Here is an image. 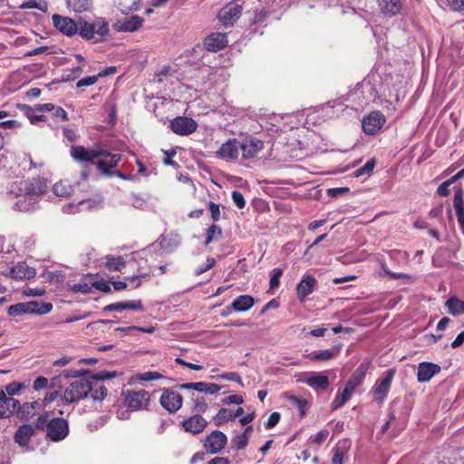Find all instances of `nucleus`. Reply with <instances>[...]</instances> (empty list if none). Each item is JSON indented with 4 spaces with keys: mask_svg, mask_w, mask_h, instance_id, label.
Returning <instances> with one entry per match:
<instances>
[{
    "mask_svg": "<svg viewBox=\"0 0 464 464\" xmlns=\"http://www.w3.org/2000/svg\"><path fill=\"white\" fill-rule=\"evenodd\" d=\"M24 185V195L30 198H37L43 195L47 188L46 183L41 179H35L33 180H25Z\"/></svg>",
    "mask_w": 464,
    "mask_h": 464,
    "instance_id": "obj_21",
    "label": "nucleus"
},
{
    "mask_svg": "<svg viewBox=\"0 0 464 464\" xmlns=\"http://www.w3.org/2000/svg\"><path fill=\"white\" fill-rule=\"evenodd\" d=\"M23 388V384L20 382H13L7 385H5V394L7 393L10 396L17 394L21 389Z\"/></svg>",
    "mask_w": 464,
    "mask_h": 464,
    "instance_id": "obj_54",
    "label": "nucleus"
},
{
    "mask_svg": "<svg viewBox=\"0 0 464 464\" xmlns=\"http://www.w3.org/2000/svg\"><path fill=\"white\" fill-rule=\"evenodd\" d=\"M163 376L161 373L158 372H146L142 373H139L137 375V379L142 382H149L153 380L161 379Z\"/></svg>",
    "mask_w": 464,
    "mask_h": 464,
    "instance_id": "obj_51",
    "label": "nucleus"
},
{
    "mask_svg": "<svg viewBox=\"0 0 464 464\" xmlns=\"http://www.w3.org/2000/svg\"><path fill=\"white\" fill-rule=\"evenodd\" d=\"M71 157L76 161H88L96 164L97 169L105 176H112L111 169L115 168L121 160L119 153L112 154L100 147L87 149L83 146H72Z\"/></svg>",
    "mask_w": 464,
    "mask_h": 464,
    "instance_id": "obj_1",
    "label": "nucleus"
},
{
    "mask_svg": "<svg viewBox=\"0 0 464 464\" xmlns=\"http://www.w3.org/2000/svg\"><path fill=\"white\" fill-rule=\"evenodd\" d=\"M255 304V300L251 295H243L237 297L232 304L231 309L237 312H246L249 310Z\"/></svg>",
    "mask_w": 464,
    "mask_h": 464,
    "instance_id": "obj_27",
    "label": "nucleus"
},
{
    "mask_svg": "<svg viewBox=\"0 0 464 464\" xmlns=\"http://www.w3.org/2000/svg\"><path fill=\"white\" fill-rule=\"evenodd\" d=\"M350 448V442L347 440L339 441L334 449L333 464H343V458Z\"/></svg>",
    "mask_w": 464,
    "mask_h": 464,
    "instance_id": "obj_29",
    "label": "nucleus"
},
{
    "mask_svg": "<svg viewBox=\"0 0 464 464\" xmlns=\"http://www.w3.org/2000/svg\"><path fill=\"white\" fill-rule=\"evenodd\" d=\"M35 302L19 303L8 307V314L10 316H18L24 314H33Z\"/></svg>",
    "mask_w": 464,
    "mask_h": 464,
    "instance_id": "obj_28",
    "label": "nucleus"
},
{
    "mask_svg": "<svg viewBox=\"0 0 464 464\" xmlns=\"http://www.w3.org/2000/svg\"><path fill=\"white\" fill-rule=\"evenodd\" d=\"M92 288H93L92 283L89 284L88 282H86L84 280H82L77 284H73L72 285L70 286V289L72 292L83 293V294L91 293Z\"/></svg>",
    "mask_w": 464,
    "mask_h": 464,
    "instance_id": "obj_45",
    "label": "nucleus"
},
{
    "mask_svg": "<svg viewBox=\"0 0 464 464\" xmlns=\"http://www.w3.org/2000/svg\"><path fill=\"white\" fill-rule=\"evenodd\" d=\"M24 184H25V180L12 183L9 188V193L16 197L24 196L25 190Z\"/></svg>",
    "mask_w": 464,
    "mask_h": 464,
    "instance_id": "obj_49",
    "label": "nucleus"
},
{
    "mask_svg": "<svg viewBox=\"0 0 464 464\" xmlns=\"http://www.w3.org/2000/svg\"><path fill=\"white\" fill-rule=\"evenodd\" d=\"M169 127L174 133L188 136L197 130L198 124L191 118L178 116L170 121Z\"/></svg>",
    "mask_w": 464,
    "mask_h": 464,
    "instance_id": "obj_9",
    "label": "nucleus"
},
{
    "mask_svg": "<svg viewBox=\"0 0 464 464\" xmlns=\"http://www.w3.org/2000/svg\"><path fill=\"white\" fill-rule=\"evenodd\" d=\"M366 372L367 365L362 363L355 370L351 379L356 382L358 384H361L365 378Z\"/></svg>",
    "mask_w": 464,
    "mask_h": 464,
    "instance_id": "obj_50",
    "label": "nucleus"
},
{
    "mask_svg": "<svg viewBox=\"0 0 464 464\" xmlns=\"http://www.w3.org/2000/svg\"><path fill=\"white\" fill-rule=\"evenodd\" d=\"M53 26L63 34L72 37L78 33V19L73 20L67 16L53 14L52 17Z\"/></svg>",
    "mask_w": 464,
    "mask_h": 464,
    "instance_id": "obj_10",
    "label": "nucleus"
},
{
    "mask_svg": "<svg viewBox=\"0 0 464 464\" xmlns=\"http://www.w3.org/2000/svg\"><path fill=\"white\" fill-rule=\"evenodd\" d=\"M338 353L337 350L334 349H327L324 351H314L306 355L310 361L318 362V361H328L334 358Z\"/></svg>",
    "mask_w": 464,
    "mask_h": 464,
    "instance_id": "obj_33",
    "label": "nucleus"
},
{
    "mask_svg": "<svg viewBox=\"0 0 464 464\" xmlns=\"http://www.w3.org/2000/svg\"><path fill=\"white\" fill-rule=\"evenodd\" d=\"M378 5L382 14L386 16H394L402 9L401 0H378Z\"/></svg>",
    "mask_w": 464,
    "mask_h": 464,
    "instance_id": "obj_23",
    "label": "nucleus"
},
{
    "mask_svg": "<svg viewBox=\"0 0 464 464\" xmlns=\"http://www.w3.org/2000/svg\"><path fill=\"white\" fill-rule=\"evenodd\" d=\"M77 27V34L87 41L94 40L95 43L109 34V24L103 18H97L94 23H89L79 17Z\"/></svg>",
    "mask_w": 464,
    "mask_h": 464,
    "instance_id": "obj_2",
    "label": "nucleus"
},
{
    "mask_svg": "<svg viewBox=\"0 0 464 464\" xmlns=\"http://www.w3.org/2000/svg\"><path fill=\"white\" fill-rule=\"evenodd\" d=\"M182 402L181 394L169 389H164L160 399V405L169 413L178 411L181 408Z\"/></svg>",
    "mask_w": 464,
    "mask_h": 464,
    "instance_id": "obj_8",
    "label": "nucleus"
},
{
    "mask_svg": "<svg viewBox=\"0 0 464 464\" xmlns=\"http://www.w3.org/2000/svg\"><path fill=\"white\" fill-rule=\"evenodd\" d=\"M125 405L131 411H141L148 408L150 396L145 390L126 391L121 393Z\"/></svg>",
    "mask_w": 464,
    "mask_h": 464,
    "instance_id": "obj_4",
    "label": "nucleus"
},
{
    "mask_svg": "<svg viewBox=\"0 0 464 464\" xmlns=\"http://www.w3.org/2000/svg\"><path fill=\"white\" fill-rule=\"evenodd\" d=\"M107 388L104 385L93 387L92 385V392L89 393L94 401H102L107 396Z\"/></svg>",
    "mask_w": 464,
    "mask_h": 464,
    "instance_id": "obj_43",
    "label": "nucleus"
},
{
    "mask_svg": "<svg viewBox=\"0 0 464 464\" xmlns=\"http://www.w3.org/2000/svg\"><path fill=\"white\" fill-rule=\"evenodd\" d=\"M446 307L450 314L456 316L464 314V301L458 297L452 296L445 303Z\"/></svg>",
    "mask_w": 464,
    "mask_h": 464,
    "instance_id": "obj_32",
    "label": "nucleus"
},
{
    "mask_svg": "<svg viewBox=\"0 0 464 464\" xmlns=\"http://www.w3.org/2000/svg\"><path fill=\"white\" fill-rule=\"evenodd\" d=\"M35 430L30 424H24L14 433V441L21 447L28 445L31 438L34 435Z\"/></svg>",
    "mask_w": 464,
    "mask_h": 464,
    "instance_id": "obj_24",
    "label": "nucleus"
},
{
    "mask_svg": "<svg viewBox=\"0 0 464 464\" xmlns=\"http://www.w3.org/2000/svg\"><path fill=\"white\" fill-rule=\"evenodd\" d=\"M106 266L112 271H121L125 266V262L121 256H107Z\"/></svg>",
    "mask_w": 464,
    "mask_h": 464,
    "instance_id": "obj_39",
    "label": "nucleus"
},
{
    "mask_svg": "<svg viewBox=\"0 0 464 464\" xmlns=\"http://www.w3.org/2000/svg\"><path fill=\"white\" fill-rule=\"evenodd\" d=\"M48 383H49V381L47 378H45L44 376H39L34 380L33 387L35 391H39V390L46 388L48 386Z\"/></svg>",
    "mask_w": 464,
    "mask_h": 464,
    "instance_id": "obj_60",
    "label": "nucleus"
},
{
    "mask_svg": "<svg viewBox=\"0 0 464 464\" xmlns=\"http://www.w3.org/2000/svg\"><path fill=\"white\" fill-rule=\"evenodd\" d=\"M453 205L456 211V216L458 222L464 221V199H463V191L460 188L454 194Z\"/></svg>",
    "mask_w": 464,
    "mask_h": 464,
    "instance_id": "obj_31",
    "label": "nucleus"
},
{
    "mask_svg": "<svg viewBox=\"0 0 464 464\" xmlns=\"http://www.w3.org/2000/svg\"><path fill=\"white\" fill-rule=\"evenodd\" d=\"M385 122L384 115L379 111H374L363 117L362 127L365 134L373 135L382 128Z\"/></svg>",
    "mask_w": 464,
    "mask_h": 464,
    "instance_id": "obj_6",
    "label": "nucleus"
},
{
    "mask_svg": "<svg viewBox=\"0 0 464 464\" xmlns=\"http://www.w3.org/2000/svg\"><path fill=\"white\" fill-rule=\"evenodd\" d=\"M227 44V38L225 34H212L205 39V45L207 46L208 50L212 52L219 51L226 47Z\"/></svg>",
    "mask_w": 464,
    "mask_h": 464,
    "instance_id": "obj_25",
    "label": "nucleus"
},
{
    "mask_svg": "<svg viewBox=\"0 0 464 464\" xmlns=\"http://www.w3.org/2000/svg\"><path fill=\"white\" fill-rule=\"evenodd\" d=\"M221 234L222 230L220 227L217 225H211L207 231L205 245L208 246L212 241L218 240L221 237Z\"/></svg>",
    "mask_w": 464,
    "mask_h": 464,
    "instance_id": "obj_42",
    "label": "nucleus"
},
{
    "mask_svg": "<svg viewBox=\"0 0 464 464\" xmlns=\"http://www.w3.org/2000/svg\"><path fill=\"white\" fill-rule=\"evenodd\" d=\"M279 420H280V413L275 411L270 414L265 426L267 430H270L273 427H275L279 422Z\"/></svg>",
    "mask_w": 464,
    "mask_h": 464,
    "instance_id": "obj_61",
    "label": "nucleus"
},
{
    "mask_svg": "<svg viewBox=\"0 0 464 464\" xmlns=\"http://www.w3.org/2000/svg\"><path fill=\"white\" fill-rule=\"evenodd\" d=\"M53 193L58 197H67L71 194V187L61 182H56L53 187Z\"/></svg>",
    "mask_w": 464,
    "mask_h": 464,
    "instance_id": "obj_46",
    "label": "nucleus"
},
{
    "mask_svg": "<svg viewBox=\"0 0 464 464\" xmlns=\"http://www.w3.org/2000/svg\"><path fill=\"white\" fill-rule=\"evenodd\" d=\"M302 382L314 390H325L329 386V379L321 372H308Z\"/></svg>",
    "mask_w": 464,
    "mask_h": 464,
    "instance_id": "obj_17",
    "label": "nucleus"
},
{
    "mask_svg": "<svg viewBox=\"0 0 464 464\" xmlns=\"http://www.w3.org/2000/svg\"><path fill=\"white\" fill-rule=\"evenodd\" d=\"M316 279L311 275H304L296 286V295L300 301H304L315 288Z\"/></svg>",
    "mask_w": 464,
    "mask_h": 464,
    "instance_id": "obj_18",
    "label": "nucleus"
},
{
    "mask_svg": "<svg viewBox=\"0 0 464 464\" xmlns=\"http://www.w3.org/2000/svg\"><path fill=\"white\" fill-rule=\"evenodd\" d=\"M246 0H237L225 5L218 13L220 22L225 25L232 24L246 9Z\"/></svg>",
    "mask_w": 464,
    "mask_h": 464,
    "instance_id": "obj_5",
    "label": "nucleus"
},
{
    "mask_svg": "<svg viewBox=\"0 0 464 464\" xmlns=\"http://www.w3.org/2000/svg\"><path fill=\"white\" fill-rule=\"evenodd\" d=\"M18 406V400L7 397L5 391L0 390V418H9L14 411L17 412Z\"/></svg>",
    "mask_w": 464,
    "mask_h": 464,
    "instance_id": "obj_15",
    "label": "nucleus"
},
{
    "mask_svg": "<svg viewBox=\"0 0 464 464\" xmlns=\"http://www.w3.org/2000/svg\"><path fill=\"white\" fill-rule=\"evenodd\" d=\"M287 398L289 401L298 408L300 415L304 416L305 414L306 401L295 395H290Z\"/></svg>",
    "mask_w": 464,
    "mask_h": 464,
    "instance_id": "obj_48",
    "label": "nucleus"
},
{
    "mask_svg": "<svg viewBox=\"0 0 464 464\" xmlns=\"http://www.w3.org/2000/svg\"><path fill=\"white\" fill-rule=\"evenodd\" d=\"M208 425V421L198 414H195L181 422L182 428L189 433L198 434L202 432Z\"/></svg>",
    "mask_w": 464,
    "mask_h": 464,
    "instance_id": "obj_16",
    "label": "nucleus"
},
{
    "mask_svg": "<svg viewBox=\"0 0 464 464\" xmlns=\"http://www.w3.org/2000/svg\"><path fill=\"white\" fill-rule=\"evenodd\" d=\"M52 309H53V304L51 303L39 304V303L35 302V306H34L33 314H45L50 313L52 311Z\"/></svg>",
    "mask_w": 464,
    "mask_h": 464,
    "instance_id": "obj_52",
    "label": "nucleus"
},
{
    "mask_svg": "<svg viewBox=\"0 0 464 464\" xmlns=\"http://www.w3.org/2000/svg\"><path fill=\"white\" fill-rule=\"evenodd\" d=\"M40 408L38 401L25 402L17 407V417L21 420H27L33 417Z\"/></svg>",
    "mask_w": 464,
    "mask_h": 464,
    "instance_id": "obj_26",
    "label": "nucleus"
},
{
    "mask_svg": "<svg viewBox=\"0 0 464 464\" xmlns=\"http://www.w3.org/2000/svg\"><path fill=\"white\" fill-rule=\"evenodd\" d=\"M92 392V383L86 380L72 382L63 391L62 400L66 403H74L85 399Z\"/></svg>",
    "mask_w": 464,
    "mask_h": 464,
    "instance_id": "obj_3",
    "label": "nucleus"
},
{
    "mask_svg": "<svg viewBox=\"0 0 464 464\" xmlns=\"http://www.w3.org/2000/svg\"><path fill=\"white\" fill-rule=\"evenodd\" d=\"M179 388L180 390H195L199 392L214 394L220 391V386L216 383H208L204 382H187L183 384H179Z\"/></svg>",
    "mask_w": 464,
    "mask_h": 464,
    "instance_id": "obj_20",
    "label": "nucleus"
},
{
    "mask_svg": "<svg viewBox=\"0 0 464 464\" xmlns=\"http://www.w3.org/2000/svg\"><path fill=\"white\" fill-rule=\"evenodd\" d=\"M240 155V140L230 139L223 143L218 150L217 156L226 160H232L238 159Z\"/></svg>",
    "mask_w": 464,
    "mask_h": 464,
    "instance_id": "obj_13",
    "label": "nucleus"
},
{
    "mask_svg": "<svg viewBox=\"0 0 464 464\" xmlns=\"http://www.w3.org/2000/svg\"><path fill=\"white\" fill-rule=\"evenodd\" d=\"M353 392L352 390H350L349 388H347L345 386V388L343 389V391L337 394L334 402H333V408L334 409H337L339 407H342L351 397L352 393Z\"/></svg>",
    "mask_w": 464,
    "mask_h": 464,
    "instance_id": "obj_38",
    "label": "nucleus"
},
{
    "mask_svg": "<svg viewBox=\"0 0 464 464\" xmlns=\"http://www.w3.org/2000/svg\"><path fill=\"white\" fill-rule=\"evenodd\" d=\"M141 18L139 16H132L121 24L120 30L123 32H135L141 26Z\"/></svg>",
    "mask_w": 464,
    "mask_h": 464,
    "instance_id": "obj_35",
    "label": "nucleus"
},
{
    "mask_svg": "<svg viewBox=\"0 0 464 464\" xmlns=\"http://www.w3.org/2000/svg\"><path fill=\"white\" fill-rule=\"evenodd\" d=\"M192 400H193V408L196 411L204 412L207 410L208 405L203 397L197 396V397H193Z\"/></svg>",
    "mask_w": 464,
    "mask_h": 464,
    "instance_id": "obj_56",
    "label": "nucleus"
},
{
    "mask_svg": "<svg viewBox=\"0 0 464 464\" xmlns=\"http://www.w3.org/2000/svg\"><path fill=\"white\" fill-rule=\"evenodd\" d=\"M89 373H90L89 370H82V371H80V370H64L61 372V374L59 376H56V377H53L51 379L50 386L54 387L61 377H63L66 379L76 378V377L87 375Z\"/></svg>",
    "mask_w": 464,
    "mask_h": 464,
    "instance_id": "obj_34",
    "label": "nucleus"
},
{
    "mask_svg": "<svg viewBox=\"0 0 464 464\" xmlns=\"http://www.w3.org/2000/svg\"><path fill=\"white\" fill-rule=\"evenodd\" d=\"M103 310L105 312H111V311H118L121 312L125 309V304L124 302H118V303H112L108 305H106Z\"/></svg>",
    "mask_w": 464,
    "mask_h": 464,
    "instance_id": "obj_63",
    "label": "nucleus"
},
{
    "mask_svg": "<svg viewBox=\"0 0 464 464\" xmlns=\"http://www.w3.org/2000/svg\"><path fill=\"white\" fill-rule=\"evenodd\" d=\"M24 294L26 296H42L45 294L44 289L43 288H32V287H25L24 289Z\"/></svg>",
    "mask_w": 464,
    "mask_h": 464,
    "instance_id": "obj_62",
    "label": "nucleus"
},
{
    "mask_svg": "<svg viewBox=\"0 0 464 464\" xmlns=\"http://www.w3.org/2000/svg\"><path fill=\"white\" fill-rule=\"evenodd\" d=\"M375 164H376V161L374 159L368 160L362 168H360L354 171V176L361 177L363 175H370L372 172V170L375 167Z\"/></svg>",
    "mask_w": 464,
    "mask_h": 464,
    "instance_id": "obj_47",
    "label": "nucleus"
},
{
    "mask_svg": "<svg viewBox=\"0 0 464 464\" xmlns=\"http://www.w3.org/2000/svg\"><path fill=\"white\" fill-rule=\"evenodd\" d=\"M68 433V422L63 418H53L51 422H49L46 437L50 440L57 442L65 439Z\"/></svg>",
    "mask_w": 464,
    "mask_h": 464,
    "instance_id": "obj_7",
    "label": "nucleus"
},
{
    "mask_svg": "<svg viewBox=\"0 0 464 464\" xmlns=\"http://www.w3.org/2000/svg\"><path fill=\"white\" fill-rule=\"evenodd\" d=\"M328 435H329L328 430H323L319 431L318 433H316L314 437H312L311 441L313 443L320 445L326 440Z\"/></svg>",
    "mask_w": 464,
    "mask_h": 464,
    "instance_id": "obj_59",
    "label": "nucleus"
},
{
    "mask_svg": "<svg viewBox=\"0 0 464 464\" xmlns=\"http://www.w3.org/2000/svg\"><path fill=\"white\" fill-rule=\"evenodd\" d=\"M116 375H117V372L115 371H113V372L102 371V372L92 374L91 378L93 380H96V381H103V380L114 378Z\"/></svg>",
    "mask_w": 464,
    "mask_h": 464,
    "instance_id": "obj_53",
    "label": "nucleus"
},
{
    "mask_svg": "<svg viewBox=\"0 0 464 464\" xmlns=\"http://www.w3.org/2000/svg\"><path fill=\"white\" fill-rule=\"evenodd\" d=\"M9 275L14 279L24 280L34 278L36 275L33 267L28 266L24 263H18L11 268Z\"/></svg>",
    "mask_w": 464,
    "mask_h": 464,
    "instance_id": "obj_22",
    "label": "nucleus"
},
{
    "mask_svg": "<svg viewBox=\"0 0 464 464\" xmlns=\"http://www.w3.org/2000/svg\"><path fill=\"white\" fill-rule=\"evenodd\" d=\"M440 372V366L433 363L423 362L418 366L417 379L420 382H426Z\"/></svg>",
    "mask_w": 464,
    "mask_h": 464,
    "instance_id": "obj_19",
    "label": "nucleus"
},
{
    "mask_svg": "<svg viewBox=\"0 0 464 464\" xmlns=\"http://www.w3.org/2000/svg\"><path fill=\"white\" fill-rule=\"evenodd\" d=\"M108 72H101L98 75L87 76L77 82L76 86L78 88L93 85L97 82L100 77L108 75Z\"/></svg>",
    "mask_w": 464,
    "mask_h": 464,
    "instance_id": "obj_41",
    "label": "nucleus"
},
{
    "mask_svg": "<svg viewBox=\"0 0 464 464\" xmlns=\"http://www.w3.org/2000/svg\"><path fill=\"white\" fill-rule=\"evenodd\" d=\"M263 147V141L254 137H246L240 140V153L245 160L256 157Z\"/></svg>",
    "mask_w": 464,
    "mask_h": 464,
    "instance_id": "obj_12",
    "label": "nucleus"
},
{
    "mask_svg": "<svg viewBox=\"0 0 464 464\" xmlns=\"http://www.w3.org/2000/svg\"><path fill=\"white\" fill-rule=\"evenodd\" d=\"M125 309L143 311V304L140 300L125 301Z\"/></svg>",
    "mask_w": 464,
    "mask_h": 464,
    "instance_id": "obj_58",
    "label": "nucleus"
},
{
    "mask_svg": "<svg viewBox=\"0 0 464 464\" xmlns=\"http://www.w3.org/2000/svg\"><path fill=\"white\" fill-rule=\"evenodd\" d=\"M37 207V200L34 198L24 195L22 198L18 199L14 204V209L21 212H27L35 209Z\"/></svg>",
    "mask_w": 464,
    "mask_h": 464,
    "instance_id": "obj_30",
    "label": "nucleus"
},
{
    "mask_svg": "<svg viewBox=\"0 0 464 464\" xmlns=\"http://www.w3.org/2000/svg\"><path fill=\"white\" fill-rule=\"evenodd\" d=\"M233 419V411L231 410L223 408L218 411L214 418L215 424L217 426L222 425L225 421Z\"/></svg>",
    "mask_w": 464,
    "mask_h": 464,
    "instance_id": "obj_40",
    "label": "nucleus"
},
{
    "mask_svg": "<svg viewBox=\"0 0 464 464\" xmlns=\"http://www.w3.org/2000/svg\"><path fill=\"white\" fill-rule=\"evenodd\" d=\"M232 199L235 205L240 209L243 208L246 205L245 198L242 193L239 191L235 190L232 192Z\"/></svg>",
    "mask_w": 464,
    "mask_h": 464,
    "instance_id": "obj_57",
    "label": "nucleus"
},
{
    "mask_svg": "<svg viewBox=\"0 0 464 464\" xmlns=\"http://www.w3.org/2000/svg\"><path fill=\"white\" fill-rule=\"evenodd\" d=\"M394 374L395 371L393 369H389L385 372V376L383 377V379L376 382L374 388V395L375 400L378 401L379 402H382L383 399L390 391Z\"/></svg>",
    "mask_w": 464,
    "mask_h": 464,
    "instance_id": "obj_14",
    "label": "nucleus"
},
{
    "mask_svg": "<svg viewBox=\"0 0 464 464\" xmlns=\"http://www.w3.org/2000/svg\"><path fill=\"white\" fill-rule=\"evenodd\" d=\"M248 440L246 434H238L231 440V445L237 450H243L246 447Z\"/></svg>",
    "mask_w": 464,
    "mask_h": 464,
    "instance_id": "obj_44",
    "label": "nucleus"
},
{
    "mask_svg": "<svg viewBox=\"0 0 464 464\" xmlns=\"http://www.w3.org/2000/svg\"><path fill=\"white\" fill-rule=\"evenodd\" d=\"M66 3L68 7L77 13L88 11L92 5V0H66Z\"/></svg>",
    "mask_w": 464,
    "mask_h": 464,
    "instance_id": "obj_36",
    "label": "nucleus"
},
{
    "mask_svg": "<svg viewBox=\"0 0 464 464\" xmlns=\"http://www.w3.org/2000/svg\"><path fill=\"white\" fill-rule=\"evenodd\" d=\"M448 4L454 11L464 10V0H448Z\"/></svg>",
    "mask_w": 464,
    "mask_h": 464,
    "instance_id": "obj_64",
    "label": "nucleus"
},
{
    "mask_svg": "<svg viewBox=\"0 0 464 464\" xmlns=\"http://www.w3.org/2000/svg\"><path fill=\"white\" fill-rule=\"evenodd\" d=\"M227 442V438L226 434L220 430H215L206 438L204 449L211 454H216L225 448Z\"/></svg>",
    "mask_w": 464,
    "mask_h": 464,
    "instance_id": "obj_11",
    "label": "nucleus"
},
{
    "mask_svg": "<svg viewBox=\"0 0 464 464\" xmlns=\"http://www.w3.org/2000/svg\"><path fill=\"white\" fill-rule=\"evenodd\" d=\"M283 275V270L281 268H275L273 270V275L270 278V282H269V285H270V288L273 289V288H276L279 285V278L281 277V276Z\"/></svg>",
    "mask_w": 464,
    "mask_h": 464,
    "instance_id": "obj_55",
    "label": "nucleus"
},
{
    "mask_svg": "<svg viewBox=\"0 0 464 464\" xmlns=\"http://www.w3.org/2000/svg\"><path fill=\"white\" fill-rule=\"evenodd\" d=\"M51 413L46 411L43 414H41L40 416H38V418L36 419L35 422H34V430H46V431L48 430L49 429V422H51Z\"/></svg>",
    "mask_w": 464,
    "mask_h": 464,
    "instance_id": "obj_37",
    "label": "nucleus"
}]
</instances>
